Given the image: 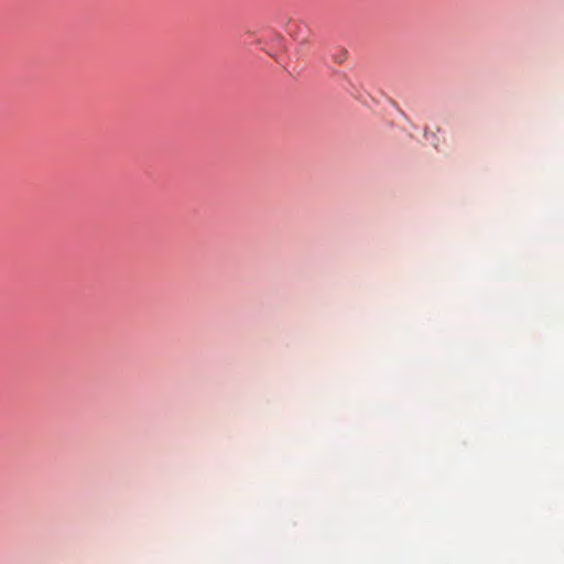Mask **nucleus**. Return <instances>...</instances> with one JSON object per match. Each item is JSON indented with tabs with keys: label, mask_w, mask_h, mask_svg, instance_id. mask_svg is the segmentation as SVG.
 <instances>
[{
	"label": "nucleus",
	"mask_w": 564,
	"mask_h": 564,
	"mask_svg": "<svg viewBox=\"0 0 564 564\" xmlns=\"http://www.w3.org/2000/svg\"><path fill=\"white\" fill-rule=\"evenodd\" d=\"M346 57H347V52L345 50H337L334 54H333V59L338 63V64H341L346 61Z\"/></svg>",
	"instance_id": "1"
}]
</instances>
